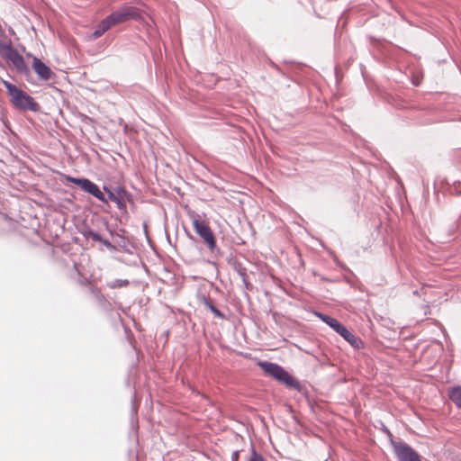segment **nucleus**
Here are the masks:
<instances>
[{
  "label": "nucleus",
  "instance_id": "nucleus-13",
  "mask_svg": "<svg viewBox=\"0 0 461 461\" xmlns=\"http://www.w3.org/2000/svg\"><path fill=\"white\" fill-rule=\"evenodd\" d=\"M315 315L320 318L322 321H324L326 324H328L330 328H334L336 323L339 321L335 318H332L329 315L321 313V312H315Z\"/></svg>",
  "mask_w": 461,
  "mask_h": 461
},
{
  "label": "nucleus",
  "instance_id": "nucleus-11",
  "mask_svg": "<svg viewBox=\"0 0 461 461\" xmlns=\"http://www.w3.org/2000/svg\"><path fill=\"white\" fill-rule=\"evenodd\" d=\"M111 28V25L107 22L106 18L104 19L99 23L97 25V28L95 30V32L91 34L90 39L91 40H96L99 37H101L105 32H107Z\"/></svg>",
  "mask_w": 461,
  "mask_h": 461
},
{
  "label": "nucleus",
  "instance_id": "nucleus-18",
  "mask_svg": "<svg viewBox=\"0 0 461 461\" xmlns=\"http://www.w3.org/2000/svg\"><path fill=\"white\" fill-rule=\"evenodd\" d=\"M346 327L344 325H342L339 321H338L336 323V325L334 326L333 330L338 332L339 334L342 332V330L345 329Z\"/></svg>",
  "mask_w": 461,
  "mask_h": 461
},
{
  "label": "nucleus",
  "instance_id": "nucleus-1",
  "mask_svg": "<svg viewBox=\"0 0 461 461\" xmlns=\"http://www.w3.org/2000/svg\"><path fill=\"white\" fill-rule=\"evenodd\" d=\"M3 85L7 90L10 96L11 104L17 109L29 110L37 112L40 109L39 104L34 100L33 97L29 95L23 90L18 88L16 86L11 84L8 81L3 80Z\"/></svg>",
  "mask_w": 461,
  "mask_h": 461
},
{
  "label": "nucleus",
  "instance_id": "nucleus-14",
  "mask_svg": "<svg viewBox=\"0 0 461 461\" xmlns=\"http://www.w3.org/2000/svg\"><path fill=\"white\" fill-rule=\"evenodd\" d=\"M67 180L80 186L81 189H83V186L85 185V183L86 182V178H76L72 176H67Z\"/></svg>",
  "mask_w": 461,
  "mask_h": 461
},
{
  "label": "nucleus",
  "instance_id": "nucleus-9",
  "mask_svg": "<svg viewBox=\"0 0 461 461\" xmlns=\"http://www.w3.org/2000/svg\"><path fill=\"white\" fill-rule=\"evenodd\" d=\"M83 190L91 194L95 198L100 200L101 202L107 203L108 200L105 198L104 194L102 193V191L99 189L98 185L90 181L89 179L86 180L85 183V185L83 186Z\"/></svg>",
  "mask_w": 461,
  "mask_h": 461
},
{
  "label": "nucleus",
  "instance_id": "nucleus-20",
  "mask_svg": "<svg viewBox=\"0 0 461 461\" xmlns=\"http://www.w3.org/2000/svg\"><path fill=\"white\" fill-rule=\"evenodd\" d=\"M93 238H94V240H98V238H97V235H96V234H93Z\"/></svg>",
  "mask_w": 461,
  "mask_h": 461
},
{
  "label": "nucleus",
  "instance_id": "nucleus-15",
  "mask_svg": "<svg viewBox=\"0 0 461 461\" xmlns=\"http://www.w3.org/2000/svg\"><path fill=\"white\" fill-rule=\"evenodd\" d=\"M67 180L80 186L81 189H83V186L85 185V183L86 182V178H76L72 176H67Z\"/></svg>",
  "mask_w": 461,
  "mask_h": 461
},
{
  "label": "nucleus",
  "instance_id": "nucleus-5",
  "mask_svg": "<svg viewBox=\"0 0 461 461\" xmlns=\"http://www.w3.org/2000/svg\"><path fill=\"white\" fill-rule=\"evenodd\" d=\"M393 446L399 461H421L418 453L406 443L393 442Z\"/></svg>",
  "mask_w": 461,
  "mask_h": 461
},
{
  "label": "nucleus",
  "instance_id": "nucleus-19",
  "mask_svg": "<svg viewBox=\"0 0 461 461\" xmlns=\"http://www.w3.org/2000/svg\"><path fill=\"white\" fill-rule=\"evenodd\" d=\"M238 458H239V452H237V451L233 452V454H232V460L233 461H238Z\"/></svg>",
  "mask_w": 461,
  "mask_h": 461
},
{
  "label": "nucleus",
  "instance_id": "nucleus-16",
  "mask_svg": "<svg viewBox=\"0 0 461 461\" xmlns=\"http://www.w3.org/2000/svg\"><path fill=\"white\" fill-rule=\"evenodd\" d=\"M206 306L211 310V312L218 318H223V314L209 301L205 302Z\"/></svg>",
  "mask_w": 461,
  "mask_h": 461
},
{
  "label": "nucleus",
  "instance_id": "nucleus-2",
  "mask_svg": "<svg viewBox=\"0 0 461 461\" xmlns=\"http://www.w3.org/2000/svg\"><path fill=\"white\" fill-rule=\"evenodd\" d=\"M258 366L266 375L284 384L286 387L300 390L299 381L279 365L271 362H259Z\"/></svg>",
  "mask_w": 461,
  "mask_h": 461
},
{
  "label": "nucleus",
  "instance_id": "nucleus-17",
  "mask_svg": "<svg viewBox=\"0 0 461 461\" xmlns=\"http://www.w3.org/2000/svg\"><path fill=\"white\" fill-rule=\"evenodd\" d=\"M249 461H266L262 455L257 453L254 449L252 450L250 458Z\"/></svg>",
  "mask_w": 461,
  "mask_h": 461
},
{
  "label": "nucleus",
  "instance_id": "nucleus-10",
  "mask_svg": "<svg viewBox=\"0 0 461 461\" xmlns=\"http://www.w3.org/2000/svg\"><path fill=\"white\" fill-rule=\"evenodd\" d=\"M341 337L345 339L352 347L355 348H360L363 345L362 340L356 337L353 333H351L349 330H348L347 328H345L341 333H339Z\"/></svg>",
  "mask_w": 461,
  "mask_h": 461
},
{
  "label": "nucleus",
  "instance_id": "nucleus-8",
  "mask_svg": "<svg viewBox=\"0 0 461 461\" xmlns=\"http://www.w3.org/2000/svg\"><path fill=\"white\" fill-rule=\"evenodd\" d=\"M32 68L38 77L42 80H49L51 77L52 71L38 58H33Z\"/></svg>",
  "mask_w": 461,
  "mask_h": 461
},
{
  "label": "nucleus",
  "instance_id": "nucleus-6",
  "mask_svg": "<svg viewBox=\"0 0 461 461\" xmlns=\"http://www.w3.org/2000/svg\"><path fill=\"white\" fill-rule=\"evenodd\" d=\"M104 189L107 193L109 200L115 203L118 208H126L125 196L127 194V192L123 188H117L114 192L111 191L106 187H104Z\"/></svg>",
  "mask_w": 461,
  "mask_h": 461
},
{
  "label": "nucleus",
  "instance_id": "nucleus-12",
  "mask_svg": "<svg viewBox=\"0 0 461 461\" xmlns=\"http://www.w3.org/2000/svg\"><path fill=\"white\" fill-rule=\"evenodd\" d=\"M448 397L457 408L461 409V386L449 389Z\"/></svg>",
  "mask_w": 461,
  "mask_h": 461
},
{
  "label": "nucleus",
  "instance_id": "nucleus-7",
  "mask_svg": "<svg viewBox=\"0 0 461 461\" xmlns=\"http://www.w3.org/2000/svg\"><path fill=\"white\" fill-rule=\"evenodd\" d=\"M6 58L8 59V60L12 62V64L19 72L27 71V66L25 64L23 57L20 55L17 50L9 48L6 53Z\"/></svg>",
  "mask_w": 461,
  "mask_h": 461
},
{
  "label": "nucleus",
  "instance_id": "nucleus-4",
  "mask_svg": "<svg viewBox=\"0 0 461 461\" xmlns=\"http://www.w3.org/2000/svg\"><path fill=\"white\" fill-rule=\"evenodd\" d=\"M141 17V14L139 9L134 6L125 5L119 10L112 13L106 17L107 22L111 27L126 23L130 20H138Z\"/></svg>",
  "mask_w": 461,
  "mask_h": 461
},
{
  "label": "nucleus",
  "instance_id": "nucleus-3",
  "mask_svg": "<svg viewBox=\"0 0 461 461\" xmlns=\"http://www.w3.org/2000/svg\"><path fill=\"white\" fill-rule=\"evenodd\" d=\"M192 224L194 231L201 237L207 248L213 251L216 248V240L209 222L202 219L198 213L192 212L190 214Z\"/></svg>",
  "mask_w": 461,
  "mask_h": 461
}]
</instances>
